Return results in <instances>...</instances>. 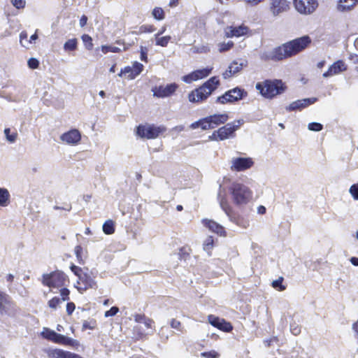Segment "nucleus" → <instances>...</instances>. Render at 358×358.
Segmentation results:
<instances>
[{
  "instance_id": "obj_1",
  "label": "nucleus",
  "mask_w": 358,
  "mask_h": 358,
  "mask_svg": "<svg viewBox=\"0 0 358 358\" xmlns=\"http://www.w3.org/2000/svg\"><path fill=\"white\" fill-rule=\"evenodd\" d=\"M310 43L311 39L308 36L297 38L273 49L265 59L275 61L282 60L298 54L306 48Z\"/></svg>"
},
{
  "instance_id": "obj_2",
  "label": "nucleus",
  "mask_w": 358,
  "mask_h": 358,
  "mask_svg": "<svg viewBox=\"0 0 358 358\" xmlns=\"http://www.w3.org/2000/svg\"><path fill=\"white\" fill-rule=\"evenodd\" d=\"M219 80L214 76L206 82L201 87L192 92L189 94V100L191 102H199L206 100L209 95L217 88Z\"/></svg>"
},
{
  "instance_id": "obj_3",
  "label": "nucleus",
  "mask_w": 358,
  "mask_h": 358,
  "mask_svg": "<svg viewBox=\"0 0 358 358\" xmlns=\"http://www.w3.org/2000/svg\"><path fill=\"white\" fill-rule=\"evenodd\" d=\"M233 202L237 206L246 204L251 199L252 191L243 184L233 182L229 187Z\"/></svg>"
},
{
  "instance_id": "obj_4",
  "label": "nucleus",
  "mask_w": 358,
  "mask_h": 358,
  "mask_svg": "<svg viewBox=\"0 0 358 358\" xmlns=\"http://www.w3.org/2000/svg\"><path fill=\"white\" fill-rule=\"evenodd\" d=\"M256 88L259 90L262 95L266 98H273L277 94L284 92L285 87L280 80H265L258 83Z\"/></svg>"
},
{
  "instance_id": "obj_5",
  "label": "nucleus",
  "mask_w": 358,
  "mask_h": 358,
  "mask_svg": "<svg viewBox=\"0 0 358 358\" xmlns=\"http://www.w3.org/2000/svg\"><path fill=\"white\" fill-rule=\"evenodd\" d=\"M218 200L220 207L224 211L231 222L235 223L243 229H246L249 227V221L243 217L238 216L234 212L232 208L230 206L227 201L225 193L224 192L222 194L221 190L218 194Z\"/></svg>"
},
{
  "instance_id": "obj_6",
  "label": "nucleus",
  "mask_w": 358,
  "mask_h": 358,
  "mask_svg": "<svg viewBox=\"0 0 358 358\" xmlns=\"http://www.w3.org/2000/svg\"><path fill=\"white\" fill-rule=\"evenodd\" d=\"M67 280V275L64 272L57 270L50 273L43 274L41 281L45 286L59 288L64 286Z\"/></svg>"
},
{
  "instance_id": "obj_7",
  "label": "nucleus",
  "mask_w": 358,
  "mask_h": 358,
  "mask_svg": "<svg viewBox=\"0 0 358 358\" xmlns=\"http://www.w3.org/2000/svg\"><path fill=\"white\" fill-rule=\"evenodd\" d=\"M243 122V120H238L233 122L228 123L214 131L212 136H210V138L213 140L223 141L233 137L234 136V132L240 128Z\"/></svg>"
},
{
  "instance_id": "obj_8",
  "label": "nucleus",
  "mask_w": 358,
  "mask_h": 358,
  "mask_svg": "<svg viewBox=\"0 0 358 358\" xmlns=\"http://www.w3.org/2000/svg\"><path fill=\"white\" fill-rule=\"evenodd\" d=\"M166 131L164 127H156L154 125H139L137 127V135L141 138H146L148 139L155 138Z\"/></svg>"
},
{
  "instance_id": "obj_9",
  "label": "nucleus",
  "mask_w": 358,
  "mask_h": 358,
  "mask_svg": "<svg viewBox=\"0 0 358 358\" xmlns=\"http://www.w3.org/2000/svg\"><path fill=\"white\" fill-rule=\"evenodd\" d=\"M296 10L301 15H310L318 6L317 0H293Z\"/></svg>"
},
{
  "instance_id": "obj_10",
  "label": "nucleus",
  "mask_w": 358,
  "mask_h": 358,
  "mask_svg": "<svg viewBox=\"0 0 358 358\" xmlns=\"http://www.w3.org/2000/svg\"><path fill=\"white\" fill-rule=\"evenodd\" d=\"M17 310L16 305L11 298L0 291V315L10 316L15 315Z\"/></svg>"
},
{
  "instance_id": "obj_11",
  "label": "nucleus",
  "mask_w": 358,
  "mask_h": 358,
  "mask_svg": "<svg viewBox=\"0 0 358 358\" xmlns=\"http://www.w3.org/2000/svg\"><path fill=\"white\" fill-rule=\"evenodd\" d=\"M289 8L290 5L287 0H270L268 10L273 17L280 16Z\"/></svg>"
},
{
  "instance_id": "obj_12",
  "label": "nucleus",
  "mask_w": 358,
  "mask_h": 358,
  "mask_svg": "<svg viewBox=\"0 0 358 358\" xmlns=\"http://www.w3.org/2000/svg\"><path fill=\"white\" fill-rule=\"evenodd\" d=\"M254 162L250 157H233L231 160V170L243 171L251 168Z\"/></svg>"
},
{
  "instance_id": "obj_13",
  "label": "nucleus",
  "mask_w": 358,
  "mask_h": 358,
  "mask_svg": "<svg viewBox=\"0 0 358 358\" xmlns=\"http://www.w3.org/2000/svg\"><path fill=\"white\" fill-rule=\"evenodd\" d=\"M143 69L144 66L142 64L134 62L132 66H128L122 69L118 76H124L127 80H133L143 71Z\"/></svg>"
},
{
  "instance_id": "obj_14",
  "label": "nucleus",
  "mask_w": 358,
  "mask_h": 358,
  "mask_svg": "<svg viewBox=\"0 0 358 358\" xmlns=\"http://www.w3.org/2000/svg\"><path fill=\"white\" fill-rule=\"evenodd\" d=\"M208 322L213 327L225 332H230L233 329L231 323L227 322L224 319L220 318L214 315L208 316Z\"/></svg>"
},
{
  "instance_id": "obj_15",
  "label": "nucleus",
  "mask_w": 358,
  "mask_h": 358,
  "mask_svg": "<svg viewBox=\"0 0 358 358\" xmlns=\"http://www.w3.org/2000/svg\"><path fill=\"white\" fill-rule=\"evenodd\" d=\"M229 119L226 113L215 114L206 117L207 129L217 127L220 124L225 123Z\"/></svg>"
},
{
  "instance_id": "obj_16",
  "label": "nucleus",
  "mask_w": 358,
  "mask_h": 358,
  "mask_svg": "<svg viewBox=\"0 0 358 358\" xmlns=\"http://www.w3.org/2000/svg\"><path fill=\"white\" fill-rule=\"evenodd\" d=\"M212 67H207L202 69H199L193 71L192 73L182 77V80L187 83H190L192 81L202 79L207 77L212 71Z\"/></svg>"
},
{
  "instance_id": "obj_17",
  "label": "nucleus",
  "mask_w": 358,
  "mask_h": 358,
  "mask_svg": "<svg viewBox=\"0 0 358 358\" xmlns=\"http://www.w3.org/2000/svg\"><path fill=\"white\" fill-rule=\"evenodd\" d=\"M178 88L175 83L169 84L166 86H159L152 89L153 95L157 97L164 98L172 95Z\"/></svg>"
},
{
  "instance_id": "obj_18",
  "label": "nucleus",
  "mask_w": 358,
  "mask_h": 358,
  "mask_svg": "<svg viewBox=\"0 0 358 358\" xmlns=\"http://www.w3.org/2000/svg\"><path fill=\"white\" fill-rule=\"evenodd\" d=\"M80 138V133L77 129H71L60 136V139L62 142L72 145L78 144Z\"/></svg>"
},
{
  "instance_id": "obj_19",
  "label": "nucleus",
  "mask_w": 358,
  "mask_h": 358,
  "mask_svg": "<svg viewBox=\"0 0 358 358\" xmlns=\"http://www.w3.org/2000/svg\"><path fill=\"white\" fill-rule=\"evenodd\" d=\"M347 70V65L342 60H338L329 68L328 71L323 73L324 78L331 77L338 75Z\"/></svg>"
},
{
  "instance_id": "obj_20",
  "label": "nucleus",
  "mask_w": 358,
  "mask_h": 358,
  "mask_svg": "<svg viewBox=\"0 0 358 358\" xmlns=\"http://www.w3.org/2000/svg\"><path fill=\"white\" fill-rule=\"evenodd\" d=\"M248 31V28L243 24L239 27H227L224 30L225 36L227 38H231L234 36L240 37L246 34Z\"/></svg>"
},
{
  "instance_id": "obj_21",
  "label": "nucleus",
  "mask_w": 358,
  "mask_h": 358,
  "mask_svg": "<svg viewBox=\"0 0 358 358\" xmlns=\"http://www.w3.org/2000/svg\"><path fill=\"white\" fill-rule=\"evenodd\" d=\"M358 0H338L336 9L340 13H348L354 10Z\"/></svg>"
},
{
  "instance_id": "obj_22",
  "label": "nucleus",
  "mask_w": 358,
  "mask_h": 358,
  "mask_svg": "<svg viewBox=\"0 0 358 358\" xmlns=\"http://www.w3.org/2000/svg\"><path fill=\"white\" fill-rule=\"evenodd\" d=\"M316 101L317 99L314 97L297 100L296 101L292 102L287 107H286V110L289 111L295 110H301L302 108L314 103Z\"/></svg>"
},
{
  "instance_id": "obj_23",
  "label": "nucleus",
  "mask_w": 358,
  "mask_h": 358,
  "mask_svg": "<svg viewBox=\"0 0 358 358\" xmlns=\"http://www.w3.org/2000/svg\"><path fill=\"white\" fill-rule=\"evenodd\" d=\"M50 358H82L80 355L61 349H55L48 352Z\"/></svg>"
},
{
  "instance_id": "obj_24",
  "label": "nucleus",
  "mask_w": 358,
  "mask_h": 358,
  "mask_svg": "<svg viewBox=\"0 0 358 358\" xmlns=\"http://www.w3.org/2000/svg\"><path fill=\"white\" fill-rule=\"evenodd\" d=\"M83 276L84 278H82V279H78L77 284L80 285V283L82 282L84 285V287L76 286V288L80 293L87 290L88 288H94L96 287L95 282L90 276L87 275L85 273H83Z\"/></svg>"
},
{
  "instance_id": "obj_25",
  "label": "nucleus",
  "mask_w": 358,
  "mask_h": 358,
  "mask_svg": "<svg viewBox=\"0 0 358 358\" xmlns=\"http://www.w3.org/2000/svg\"><path fill=\"white\" fill-rule=\"evenodd\" d=\"M202 222L203 225L208 228L210 231L215 232L220 236L225 235L224 227L215 221L205 219L202 220Z\"/></svg>"
},
{
  "instance_id": "obj_26",
  "label": "nucleus",
  "mask_w": 358,
  "mask_h": 358,
  "mask_svg": "<svg viewBox=\"0 0 358 358\" xmlns=\"http://www.w3.org/2000/svg\"><path fill=\"white\" fill-rule=\"evenodd\" d=\"M247 63H238L236 61H234L228 67V69L223 73L222 76L224 79H227L231 77L233 75L239 72L243 66H245Z\"/></svg>"
},
{
  "instance_id": "obj_27",
  "label": "nucleus",
  "mask_w": 358,
  "mask_h": 358,
  "mask_svg": "<svg viewBox=\"0 0 358 358\" xmlns=\"http://www.w3.org/2000/svg\"><path fill=\"white\" fill-rule=\"evenodd\" d=\"M53 342L65 345H74L76 343H77L76 341L57 333Z\"/></svg>"
},
{
  "instance_id": "obj_28",
  "label": "nucleus",
  "mask_w": 358,
  "mask_h": 358,
  "mask_svg": "<svg viewBox=\"0 0 358 358\" xmlns=\"http://www.w3.org/2000/svg\"><path fill=\"white\" fill-rule=\"evenodd\" d=\"M10 202V193L6 188H0V206H7Z\"/></svg>"
},
{
  "instance_id": "obj_29",
  "label": "nucleus",
  "mask_w": 358,
  "mask_h": 358,
  "mask_svg": "<svg viewBox=\"0 0 358 358\" xmlns=\"http://www.w3.org/2000/svg\"><path fill=\"white\" fill-rule=\"evenodd\" d=\"M217 102H219L222 104H224L227 103H233L235 102L234 100L233 95L230 93V90L226 92L223 95L218 96L217 98Z\"/></svg>"
},
{
  "instance_id": "obj_30",
  "label": "nucleus",
  "mask_w": 358,
  "mask_h": 358,
  "mask_svg": "<svg viewBox=\"0 0 358 358\" xmlns=\"http://www.w3.org/2000/svg\"><path fill=\"white\" fill-rule=\"evenodd\" d=\"M159 36H160V34H157L155 35L156 44L157 45L166 47L168 45V43L171 39V36H166L159 37Z\"/></svg>"
},
{
  "instance_id": "obj_31",
  "label": "nucleus",
  "mask_w": 358,
  "mask_h": 358,
  "mask_svg": "<svg viewBox=\"0 0 358 358\" xmlns=\"http://www.w3.org/2000/svg\"><path fill=\"white\" fill-rule=\"evenodd\" d=\"M77 39L72 38L68 40L64 45V49L65 51H73L77 48Z\"/></svg>"
},
{
  "instance_id": "obj_32",
  "label": "nucleus",
  "mask_w": 358,
  "mask_h": 358,
  "mask_svg": "<svg viewBox=\"0 0 358 358\" xmlns=\"http://www.w3.org/2000/svg\"><path fill=\"white\" fill-rule=\"evenodd\" d=\"M103 231L106 234H112L115 231L114 224L112 220L106 221L103 225Z\"/></svg>"
},
{
  "instance_id": "obj_33",
  "label": "nucleus",
  "mask_w": 358,
  "mask_h": 358,
  "mask_svg": "<svg viewBox=\"0 0 358 358\" xmlns=\"http://www.w3.org/2000/svg\"><path fill=\"white\" fill-rule=\"evenodd\" d=\"M213 238L212 236H208L203 242V250L206 251L208 255H210V250L213 247Z\"/></svg>"
},
{
  "instance_id": "obj_34",
  "label": "nucleus",
  "mask_w": 358,
  "mask_h": 358,
  "mask_svg": "<svg viewBox=\"0 0 358 358\" xmlns=\"http://www.w3.org/2000/svg\"><path fill=\"white\" fill-rule=\"evenodd\" d=\"M244 91L238 87L230 90V93L233 95L234 100L237 101L243 98Z\"/></svg>"
},
{
  "instance_id": "obj_35",
  "label": "nucleus",
  "mask_w": 358,
  "mask_h": 358,
  "mask_svg": "<svg viewBox=\"0 0 358 358\" xmlns=\"http://www.w3.org/2000/svg\"><path fill=\"white\" fill-rule=\"evenodd\" d=\"M206 123V120L205 117L203 119L199 120V121L192 123L190 127L193 129L201 127L203 130H207V126Z\"/></svg>"
},
{
  "instance_id": "obj_36",
  "label": "nucleus",
  "mask_w": 358,
  "mask_h": 358,
  "mask_svg": "<svg viewBox=\"0 0 358 358\" xmlns=\"http://www.w3.org/2000/svg\"><path fill=\"white\" fill-rule=\"evenodd\" d=\"M283 278L280 277L278 280L273 281L272 286L275 289L283 291L285 289V286L282 285Z\"/></svg>"
},
{
  "instance_id": "obj_37",
  "label": "nucleus",
  "mask_w": 358,
  "mask_h": 358,
  "mask_svg": "<svg viewBox=\"0 0 358 358\" xmlns=\"http://www.w3.org/2000/svg\"><path fill=\"white\" fill-rule=\"evenodd\" d=\"M27 33L26 31H22L20 34V43L22 46L28 49L29 48V42L27 40Z\"/></svg>"
},
{
  "instance_id": "obj_38",
  "label": "nucleus",
  "mask_w": 358,
  "mask_h": 358,
  "mask_svg": "<svg viewBox=\"0 0 358 358\" xmlns=\"http://www.w3.org/2000/svg\"><path fill=\"white\" fill-rule=\"evenodd\" d=\"M10 129L9 128H6L4 129V134L6 136L7 141L10 143H14L16 141L17 134L15 132L10 134Z\"/></svg>"
},
{
  "instance_id": "obj_39",
  "label": "nucleus",
  "mask_w": 358,
  "mask_h": 358,
  "mask_svg": "<svg viewBox=\"0 0 358 358\" xmlns=\"http://www.w3.org/2000/svg\"><path fill=\"white\" fill-rule=\"evenodd\" d=\"M62 300L59 297H53L48 301V306L52 309H57L59 304L62 303Z\"/></svg>"
},
{
  "instance_id": "obj_40",
  "label": "nucleus",
  "mask_w": 358,
  "mask_h": 358,
  "mask_svg": "<svg viewBox=\"0 0 358 358\" xmlns=\"http://www.w3.org/2000/svg\"><path fill=\"white\" fill-rule=\"evenodd\" d=\"M82 40H83V43H85V48L87 50L92 49V47H93V43L92 42V38L89 35L84 34L82 36Z\"/></svg>"
},
{
  "instance_id": "obj_41",
  "label": "nucleus",
  "mask_w": 358,
  "mask_h": 358,
  "mask_svg": "<svg viewBox=\"0 0 358 358\" xmlns=\"http://www.w3.org/2000/svg\"><path fill=\"white\" fill-rule=\"evenodd\" d=\"M234 45V43L232 41H229L227 43H221L218 45L219 51L220 52H223L230 50Z\"/></svg>"
},
{
  "instance_id": "obj_42",
  "label": "nucleus",
  "mask_w": 358,
  "mask_h": 358,
  "mask_svg": "<svg viewBox=\"0 0 358 358\" xmlns=\"http://www.w3.org/2000/svg\"><path fill=\"white\" fill-rule=\"evenodd\" d=\"M153 17L157 20H162L164 17V13L162 8H155L152 11Z\"/></svg>"
},
{
  "instance_id": "obj_43",
  "label": "nucleus",
  "mask_w": 358,
  "mask_h": 358,
  "mask_svg": "<svg viewBox=\"0 0 358 358\" xmlns=\"http://www.w3.org/2000/svg\"><path fill=\"white\" fill-rule=\"evenodd\" d=\"M102 52L103 53H108L109 52H118L121 51V49L120 48H117L116 46H110V45H103L101 48Z\"/></svg>"
},
{
  "instance_id": "obj_44",
  "label": "nucleus",
  "mask_w": 358,
  "mask_h": 358,
  "mask_svg": "<svg viewBox=\"0 0 358 358\" xmlns=\"http://www.w3.org/2000/svg\"><path fill=\"white\" fill-rule=\"evenodd\" d=\"M42 334L44 338H45L50 341H54V339H55V337L57 333L52 330L45 329V331H44L42 333Z\"/></svg>"
},
{
  "instance_id": "obj_45",
  "label": "nucleus",
  "mask_w": 358,
  "mask_h": 358,
  "mask_svg": "<svg viewBox=\"0 0 358 358\" xmlns=\"http://www.w3.org/2000/svg\"><path fill=\"white\" fill-rule=\"evenodd\" d=\"M349 192L354 199L358 200V183L352 185L350 187Z\"/></svg>"
},
{
  "instance_id": "obj_46",
  "label": "nucleus",
  "mask_w": 358,
  "mask_h": 358,
  "mask_svg": "<svg viewBox=\"0 0 358 358\" xmlns=\"http://www.w3.org/2000/svg\"><path fill=\"white\" fill-rule=\"evenodd\" d=\"M308 128L310 131H320L322 129L323 126L320 123L312 122L308 124Z\"/></svg>"
},
{
  "instance_id": "obj_47",
  "label": "nucleus",
  "mask_w": 358,
  "mask_h": 358,
  "mask_svg": "<svg viewBox=\"0 0 358 358\" xmlns=\"http://www.w3.org/2000/svg\"><path fill=\"white\" fill-rule=\"evenodd\" d=\"M146 317L143 315H136L135 316V321L139 324V325L135 327V329H140L142 328L141 326V324H143L144 321L146 320Z\"/></svg>"
},
{
  "instance_id": "obj_48",
  "label": "nucleus",
  "mask_w": 358,
  "mask_h": 358,
  "mask_svg": "<svg viewBox=\"0 0 358 358\" xmlns=\"http://www.w3.org/2000/svg\"><path fill=\"white\" fill-rule=\"evenodd\" d=\"M70 291L67 288H62L60 290V295L62 296V301H68L69 299Z\"/></svg>"
},
{
  "instance_id": "obj_49",
  "label": "nucleus",
  "mask_w": 358,
  "mask_h": 358,
  "mask_svg": "<svg viewBox=\"0 0 358 358\" xmlns=\"http://www.w3.org/2000/svg\"><path fill=\"white\" fill-rule=\"evenodd\" d=\"M71 270L76 276H78V279H82V278H84L83 276V273H82V269L80 267L73 265L71 266Z\"/></svg>"
},
{
  "instance_id": "obj_50",
  "label": "nucleus",
  "mask_w": 358,
  "mask_h": 358,
  "mask_svg": "<svg viewBox=\"0 0 358 358\" xmlns=\"http://www.w3.org/2000/svg\"><path fill=\"white\" fill-rule=\"evenodd\" d=\"M27 64H28L29 67L31 69H36L39 66V62L36 58H30L28 60Z\"/></svg>"
},
{
  "instance_id": "obj_51",
  "label": "nucleus",
  "mask_w": 358,
  "mask_h": 358,
  "mask_svg": "<svg viewBox=\"0 0 358 358\" xmlns=\"http://www.w3.org/2000/svg\"><path fill=\"white\" fill-rule=\"evenodd\" d=\"M119 311V308L116 306L112 307L109 310L105 313V317H112L115 315Z\"/></svg>"
},
{
  "instance_id": "obj_52",
  "label": "nucleus",
  "mask_w": 358,
  "mask_h": 358,
  "mask_svg": "<svg viewBox=\"0 0 358 358\" xmlns=\"http://www.w3.org/2000/svg\"><path fill=\"white\" fill-rule=\"evenodd\" d=\"M12 4L17 8H22L25 6V1L23 0H11Z\"/></svg>"
},
{
  "instance_id": "obj_53",
  "label": "nucleus",
  "mask_w": 358,
  "mask_h": 358,
  "mask_svg": "<svg viewBox=\"0 0 358 358\" xmlns=\"http://www.w3.org/2000/svg\"><path fill=\"white\" fill-rule=\"evenodd\" d=\"M143 324L148 329H150L152 333L153 332L152 327H153V324H154V321L152 319H150V318L147 317L146 320L144 321Z\"/></svg>"
},
{
  "instance_id": "obj_54",
  "label": "nucleus",
  "mask_w": 358,
  "mask_h": 358,
  "mask_svg": "<svg viewBox=\"0 0 358 358\" xmlns=\"http://www.w3.org/2000/svg\"><path fill=\"white\" fill-rule=\"evenodd\" d=\"M76 308V306L73 302H69L66 304V313L69 315H71Z\"/></svg>"
},
{
  "instance_id": "obj_55",
  "label": "nucleus",
  "mask_w": 358,
  "mask_h": 358,
  "mask_svg": "<svg viewBox=\"0 0 358 358\" xmlns=\"http://www.w3.org/2000/svg\"><path fill=\"white\" fill-rule=\"evenodd\" d=\"M264 1V0H244V2L250 6H256Z\"/></svg>"
},
{
  "instance_id": "obj_56",
  "label": "nucleus",
  "mask_w": 358,
  "mask_h": 358,
  "mask_svg": "<svg viewBox=\"0 0 358 358\" xmlns=\"http://www.w3.org/2000/svg\"><path fill=\"white\" fill-rule=\"evenodd\" d=\"M147 48L145 47H141V59L144 62H147Z\"/></svg>"
},
{
  "instance_id": "obj_57",
  "label": "nucleus",
  "mask_w": 358,
  "mask_h": 358,
  "mask_svg": "<svg viewBox=\"0 0 358 358\" xmlns=\"http://www.w3.org/2000/svg\"><path fill=\"white\" fill-rule=\"evenodd\" d=\"M203 357H205L206 358H217L218 357L217 353L215 352H203L201 354Z\"/></svg>"
},
{
  "instance_id": "obj_58",
  "label": "nucleus",
  "mask_w": 358,
  "mask_h": 358,
  "mask_svg": "<svg viewBox=\"0 0 358 358\" xmlns=\"http://www.w3.org/2000/svg\"><path fill=\"white\" fill-rule=\"evenodd\" d=\"M194 52H208L210 51L209 48L206 46H202L201 48H194Z\"/></svg>"
},
{
  "instance_id": "obj_59",
  "label": "nucleus",
  "mask_w": 358,
  "mask_h": 358,
  "mask_svg": "<svg viewBox=\"0 0 358 358\" xmlns=\"http://www.w3.org/2000/svg\"><path fill=\"white\" fill-rule=\"evenodd\" d=\"M180 322L175 319H173L171 322V327L173 329H180Z\"/></svg>"
},
{
  "instance_id": "obj_60",
  "label": "nucleus",
  "mask_w": 358,
  "mask_h": 358,
  "mask_svg": "<svg viewBox=\"0 0 358 358\" xmlns=\"http://www.w3.org/2000/svg\"><path fill=\"white\" fill-rule=\"evenodd\" d=\"M82 252H83V248L80 245H77L75 248V253H76L78 259L81 258Z\"/></svg>"
},
{
  "instance_id": "obj_61",
  "label": "nucleus",
  "mask_w": 358,
  "mask_h": 358,
  "mask_svg": "<svg viewBox=\"0 0 358 358\" xmlns=\"http://www.w3.org/2000/svg\"><path fill=\"white\" fill-rule=\"evenodd\" d=\"M349 59L353 63V64H358V55L350 53L349 56Z\"/></svg>"
},
{
  "instance_id": "obj_62",
  "label": "nucleus",
  "mask_w": 358,
  "mask_h": 358,
  "mask_svg": "<svg viewBox=\"0 0 358 358\" xmlns=\"http://www.w3.org/2000/svg\"><path fill=\"white\" fill-rule=\"evenodd\" d=\"M87 21V17L85 15H83L80 20V27H84Z\"/></svg>"
},
{
  "instance_id": "obj_63",
  "label": "nucleus",
  "mask_w": 358,
  "mask_h": 358,
  "mask_svg": "<svg viewBox=\"0 0 358 358\" xmlns=\"http://www.w3.org/2000/svg\"><path fill=\"white\" fill-rule=\"evenodd\" d=\"M291 331L294 335H298L301 330L299 327H292V326H291Z\"/></svg>"
},
{
  "instance_id": "obj_64",
  "label": "nucleus",
  "mask_w": 358,
  "mask_h": 358,
  "mask_svg": "<svg viewBox=\"0 0 358 358\" xmlns=\"http://www.w3.org/2000/svg\"><path fill=\"white\" fill-rule=\"evenodd\" d=\"M350 262L355 266H358V258L357 257H351L350 259Z\"/></svg>"
}]
</instances>
